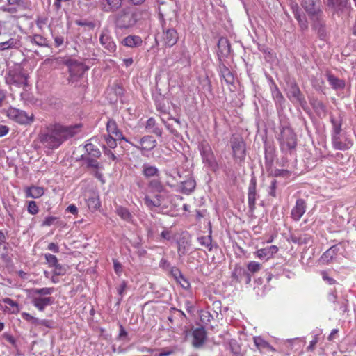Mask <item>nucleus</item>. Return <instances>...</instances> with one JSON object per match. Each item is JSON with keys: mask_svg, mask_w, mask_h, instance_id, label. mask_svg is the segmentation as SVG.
<instances>
[{"mask_svg": "<svg viewBox=\"0 0 356 356\" xmlns=\"http://www.w3.org/2000/svg\"><path fill=\"white\" fill-rule=\"evenodd\" d=\"M229 143L234 160L237 163H243L246 156V144L243 137L239 134H232Z\"/></svg>", "mask_w": 356, "mask_h": 356, "instance_id": "8", "label": "nucleus"}, {"mask_svg": "<svg viewBox=\"0 0 356 356\" xmlns=\"http://www.w3.org/2000/svg\"><path fill=\"white\" fill-rule=\"evenodd\" d=\"M232 277L237 282H244L248 284L251 282V275L244 268L236 266L232 273Z\"/></svg>", "mask_w": 356, "mask_h": 356, "instance_id": "19", "label": "nucleus"}, {"mask_svg": "<svg viewBox=\"0 0 356 356\" xmlns=\"http://www.w3.org/2000/svg\"><path fill=\"white\" fill-rule=\"evenodd\" d=\"M148 187L157 193H161L164 191L165 188L159 178H155L149 181Z\"/></svg>", "mask_w": 356, "mask_h": 356, "instance_id": "41", "label": "nucleus"}, {"mask_svg": "<svg viewBox=\"0 0 356 356\" xmlns=\"http://www.w3.org/2000/svg\"><path fill=\"white\" fill-rule=\"evenodd\" d=\"M145 129L147 130H149V132L154 134L159 137H161L162 136V129H161L156 125V120L153 118H149L147 120L145 125Z\"/></svg>", "mask_w": 356, "mask_h": 356, "instance_id": "33", "label": "nucleus"}, {"mask_svg": "<svg viewBox=\"0 0 356 356\" xmlns=\"http://www.w3.org/2000/svg\"><path fill=\"white\" fill-rule=\"evenodd\" d=\"M165 15H167L165 5L162 3L161 6L159 8V15L163 29V40L165 47H171L177 42L179 35L175 28L169 27L166 25L164 19Z\"/></svg>", "mask_w": 356, "mask_h": 356, "instance_id": "6", "label": "nucleus"}, {"mask_svg": "<svg viewBox=\"0 0 356 356\" xmlns=\"http://www.w3.org/2000/svg\"><path fill=\"white\" fill-rule=\"evenodd\" d=\"M160 198V195H156L155 200H152L150 198V197L146 195L144 197V203L149 209H153L154 208L159 207L161 205V201Z\"/></svg>", "mask_w": 356, "mask_h": 356, "instance_id": "36", "label": "nucleus"}, {"mask_svg": "<svg viewBox=\"0 0 356 356\" xmlns=\"http://www.w3.org/2000/svg\"><path fill=\"white\" fill-rule=\"evenodd\" d=\"M127 287V282L124 280H123L120 283L119 286L118 287V295L120 296L119 301H120L122 300V298L123 297L124 292L126 290Z\"/></svg>", "mask_w": 356, "mask_h": 356, "instance_id": "58", "label": "nucleus"}, {"mask_svg": "<svg viewBox=\"0 0 356 356\" xmlns=\"http://www.w3.org/2000/svg\"><path fill=\"white\" fill-rule=\"evenodd\" d=\"M156 145V141L151 136H145L140 140V146L135 147L141 150L150 151Z\"/></svg>", "mask_w": 356, "mask_h": 356, "instance_id": "26", "label": "nucleus"}, {"mask_svg": "<svg viewBox=\"0 0 356 356\" xmlns=\"http://www.w3.org/2000/svg\"><path fill=\"white\" fill-rule=\"evenodd\" d=\"M277 188V180L274 179L271 181L270 185L269 186L268 194L270 196L275 197L277 196V195H276Z\"/></svg>", "mask_w": 356, "mask_h": 356, "instance_id": "55", "label": "nucleus"}, {"mask_svg": "<svg viewBox=\"0 0 356 356\" xmlns=\"http://www.w3.org/2000/svg\"><path fill=\"white\" fill-rule=\"evenodd\" d=\"M28 212L31 215H35L38 213L39 209L35 201H29L27 207Z\"/></svg>", "mask_w": 356, "mask_h": 356, "instance_id": "51", "label": "nucleus"}, {"mask_svg": "<svg viewBox=\"0 0 356 356\" xmlns=\"http://www.w3.org/2000/svg\"><path fill=\"white\" fill-rule=\"evenodd\" d=\"M37 325H43L47 328L54 327V322L51 320L43 319L40 320L38 318Z\"/></svg>", "mask_w": 356, "mask_h": 356, "instance_id": "57", "label": "nucleus"}, {"mask_svg": "<svg viewBox=\"0 0 356 356\" xmlns=\"http://www.w3.org/2000/svg\"><path fill=\"white\" fill-rule=\"evenodd\" d=\"M58 219L57 217L55 216H47L45 218L44 221L42 223V227H48L51 226L54 223V222Z\"/></svg>", "mask_w": 356, "mask_h": 356, "instance_id": "59", "label": "nucleus"}, {"mask_svg": "<svg viewBox=\"0 0 356 356\" xmlns=\"http://www.w3.org/2000/svg\"><path fill=\"white\" fill-rule=\"evenodd\" d=\"M218 71L220 77L225 80L227 84L232 85L234 83V76L229 69L222 63V60L220 61Z\"/></svg>", "mask_w": 356, "mask_h": 356, "instance_id": "24", "label": "nucleus"}, {"mask_svg": "<svg viewBox=\"0 0 356 356\" xmlns=\"http://www.w3.org/2000/svg\"><path fill=\"white\" fill-rule=\"evenodd\" d=\"M21 315L24 320L29 322L32 325H34L35 326L37 325L38 318L33 316L32 315H31L30 314H29L27 312H22Z\"/></svg>", "mask_w": 356, "mask_h": 356, "instance_id": "53", "label": "nucleus"}, {"mask_svg": "<svg viewBox=\"0 0 356 356\" xmlns=\"http://www.w3.org/2000/svg\"><path fill=\"white\" fill-rule=\"evenodd\" d=\"M311 237L307 234H302L300 236H296L292 234L290 236V241L296 244L303 245L309 243Z\"/></svg>", "mask_w": 356, "mask_h": 356, "instance_id": "40", "label": "nucleus"}, {"mask_svg": "<svg viewBox=\"0 0 356 356\" xmlns=\"http://www.w3.org/2000/svg\"><path fill=\"white\" fill-rule=\"evenodd\" d=\"M142 174L146 178L158 177L159 176V170L156 166L150 165L145 163L142 166Z\"/></svg>", "mask_w": 356, "mask_h": 356, "instance_id": "31", "label": "nucleus"}, {"mask_svg": "<svg viewBox=\"0 0 356 356\" xmlns=\"http://www.w3.org/2000/svg\"><path fill=\"white\" fill-rule=\"evenodd\" d=\"M195 180L193 177L190 176L187 179L181 182V192L184 194L188 195L195 190Z\"/></svg>", "mask_w": 356, "mask_h": 356, "instance_id": "29", "label": "nucleus"}, {"mask_svg": "<svg viewBox=\"0 0 356 356\" xmlns=\"http://www.w3.org/2000/svg\"><path fill=\"white\" fill-rule=\"evenodd\" d=\"M207 340V332L204 327H198L193 332V347L196 348H201Z\"/></svg>", "mask_w": 356, "mask_h": 356, "instance_id": "22", "label": "nucleus"}, {"mask_svg": "<svg viewBox=\"0 0 356 356\" xmlns=\"http://www.w3.org/2000/svg\"><path fill=\"white\" fill-rule=\"evenodd\" d=\"M44 256L46 260V264L50 268H52L58 262L57 257L54 254H51L50 253H46L44 254Z\"/></svg>", "mask_w": 356, "mask_h": 356, "instance_id": "48", "label": "nucleus"}, {"mask_svg": "<svg viewBox=\"0 0 356 356\" xmlns=\"http://www.w3.org/2000/svg\"><path fill=\"white\" fill-rule=\"evenodd\" d=\"M115 28L127 29L133 27L137 22V15L130 8H126L115 13L110 17Z\"/></svg>", "mask_w": 356, "mask_h": 356, "instance_id": "5", "label": "nucleus"}, {"mask_svg": "<svg viewBox=\"0 0 356 356\" xmlns=\"http://www.w3.org/2000/svg\"><path fill=\"white\" fill-rule=\"evenodd\" d=\"M291 8L295 19L298 21L300 29L302 32H305L309 29V22L305 13L302 11L297 3H292Z\"/></svg>", "mask_w": 356, "mask_h": 356, "instance_id": "15", "label": "nucleus"}, {"mask_svg": "<svg viewBox=\"0 0 356 356\" xmlns=\"http://www.w3.org/2000/svg\"><path fill=\"white\" fill-rule=\"evenodd\" d=\"M53 275L56 276L64 275L67 271V267L58 262L54 266Z\"/></svg>", "mask_w": 356, "mask_h": 356, "instance_id": "45", "label": "nucleus"}, {"mask_svg": "<svg viewBox=\"0 0 356 356\" xmlns=\"http://www.w3.org/2000/svg\"><path fill=\"white\" fill-rule=\"evenodd\" d=\"M121 44L127 47L136 48L142 45L143 40L138 35H130L125 37L122 40Z\"/></svg>", "mask_w": 356, "mask_h": 356, "instance_id": "27", "label": "nucleus"}, {"mask_svg": "<svg viewBox=\"0 0 356 356\" xmlns=\"http://www.w3.org/2000/svg\"><path fill=\"white\" fill-rule=\"evenodd\" d=\"M257 192L256 193H248V207L250 211L252 213L255 209V202L257 199Z\"/></svg>", "mask_w": 356, "mask_h": 356, "instance_id": "46", "label": "nucleus"}, {"mask_svg": "<svg viewBox=\"0 0 356 356\" xmlns=\"http://www.w3.org/2000/svg\"><path fill=\"white\" fill-rule=\"evenodd\" d=\"M273 97L276 103L282 105L284 103L285 99L281 92L276 88V91L273 93Z\"/></svg>", "mask_w": 356, "mask_h": 356, "instance_id": "54", "label": "nucleus"}, {"mask_svg": "<svg viewBox=\"0 0 356 356\" xmlns=\"http://www.w3.org/2000/svg\"><path fill=\"white\" fill-rule=\"evenodd\" d=\"M189 245H190L189 243L187 241H185L184 239V238L181 240H180L179 241H178L177 252H178V255L180 257L184 256L186 254V252H187L186 247L188 246Z\"/></svg>", "mask_w": 356, "mask_h": 356, "instance_id": "44", "label": "nucleus"}, {"mask_svg": "<svg viewBox=\"0 0 356 356\" xmlns=\"http://www.w3.org/2000/svg\"><path fill=\"white\" fill-rule=\"evenodd\" d=\"M87 204L90 209L96 210L100 207V202L96 197H91L87 200Z\"/></svg>", "mask_w": 356, "mask_h": 356, "instance_id": "49", "label": "nucleus"}, {"mask_svg": "<svg viewBox=\"0 0 356 356\" xmlns=\"http://www.w3.org/2000/svg\"><path fill=\"white\" fill-rule=\"evenodd\" d=\"M254 342L258 348H271L270 345L260 337H254Z\"/></svg>", "mask_w": 356, "mask_h": 356, "instance_id": "47", "label": "nucleus"}, {"mask_svg": "<svg viewBox=\"0 0 356 356\" xmlns=\"http://www.w3.org/2000/svg\"><path fill=\"white\" fill-rule=\"evenodd\" d=\"M7 116L15 122L25 124L33 121V116L29 117L24 111L10 107L7 111Z\"/></svg>", "mask_w": 356, "mask_h": 356, "instance_id": "13", "label": "nucleus"}, {"mask_svg": "<svg viewBox=\"0 0 356 356\" xmlns=\"http://www.w3.org/2000/svg\"><path fill=\"white\" fill-rule=\"evenodd\" d=\"M99 41L101 44L109 52L112 53L116 50V44L111 36L110 31L108 29L102 30L99 37Z\"/></svg>", "mask_w": 356, "mask_h": 356, "instance_id": "18", "label": "nucleus"}, {"mask_svg": "<svg viewBox=\"0 0 356 356\" xmlns=\"http://www.w3.org/2000/svg\"><path fill=\"white\" fill-rule=\"evenodd\" d=\"M197 241L201 245L207 248L209 251H211L213 248H217V244H212L211 229H210L209 234L208 236H202L197 238Z\"/></svg>", "mask_w": 356, "mask_h": 356, "instance_id": "34", "label": "nucleus"}, {"mask_svg": "<svg viewBox=\"0 0 356 356\" xmlns=\"http://www.w3.org/2000/svg\"><path fill=\"white\" fill-rule=\"evenodd\" d=\"M332 143L336 149L344 150L348 148L347 145L341 141L340 135L332 136Z\"/></svg>", "mask_w": 356, "mask_h": 356, "instance_id": "42", "label": "nucleus"}, {"mask_svg": "<svg viewBox=\"0 0 356 356\" xmlns=\"http://www.w3.org/2000/svg\"><path fill=\"white\" fill-rule=\"evenodd\" d=\"M339 251V248L337 245H332L330 248L327 251H325L321 257V259L323 263L325 264H330L332 260L337 255V252Z\"/></svg>", "mask_w": 356, "mask_h": 356, "instance_id": "30", "label": "nucleus"}, {"mask_svg": "<svg viewBox=\"0 0 356 356\" xmlns=\"http://www.w3.org/2000/svg\"><path fill=\"white\" fill-rule=\"evenodd\" d=\"M256 188L257 179L256 177L254 175H252L248 186V193H256Z\"/></svg>", "mask_w": 356, "mask_h": 356, "instance_id": "56", "label": "nucleus"}, {"mask_svg": "<svg viewBox=\"0 0 356 356\" xmlns=\"http://www.w3.org/2000/svg\"><path fill=\"white\" fill-rule=\"evenodd\" d=\"M92 138L87 140L84 145L85 153L82 154L79 161H83V165L88 170H101L103 168L102 165L98 161V159L101 157L102 152L99 149L92 143Z\"/></svg>", "mask_w": 356, "mask_h": 356, "instance_id": "3", "label": "nucleus"}, {"mask_svg": "<svg viewBox=\"0 0 356 356\" xmlns=\"http://www.w3.org/2000/svg\"><path fill=\"white\" fill-rule=\"evenodd\" d=\"M116 213L123 220L130 222L132 220V215L126 207L118 206L116 208Z\"/></svg>", "mask_w": 356, "mask_h": 356, "instance_id": "37", "label": "nucleus"}, {"mask_svg": "<svg viewBox=\"0 0 356 356\" xmlns=\"http://www.w3.org/2000/svg\"><path fill=\"white\" fill-rule=\"evenodd\" d=\"M124 0H101L100 8L106 13H115L123 6Z\"/></svg>", "mask_w": 356, "mask_h": 356, "instance_id": "16", "label": "nucleus"}, {"mask_svg": "<svg viewBox=\"0 0 356 356\" xmlns=\"http://www.w3.org/2000/svg\"><path fill=\"white\" fill-rule=\"evenodd\" d=\"M276 138L283 153H291L297 146V136L289 126H281Z\"/></svg>", "mask_w": 356, "mask_h": 356, "instance_id": "4", "label": "nucleus"}, {"mask_svg": "<svg viewBox=\"0 0 356 356\" xmlns=\"http://www.w3.org/2000/svg\"><path fill=\"white\" fill-rule=\"evenodd\" d=\"M67 65L69 67V80H73L74 79L82 76L83 74L88 70V67L86 66L83 63H80L74 60H68L67 62Z\"/></svg>", "mask_w": 356, "mask_h": 356, "instance_id": "14", "label": "nucleus"}, {"mask_svg": "<svg viewBox=\"0 0 356 356\" xmlns=\"http://www.w3.org/2000/svg\"><path fill=\"white\" fill-rule=\"evenodd\" d=\"M159 266L165 270H170L172 267L170 263L165 258H162L159 261Z\"/></svg>", "mask_w": 356, "mask_h": 356, "instance_id": "63", "label": "nucleus"}, {"mask_svg": "<svg viewBox=\"0 0 356 356\" xmlns=\"http://www.w3.org/2000/svg\"><path fill=\"white\" fill-rule=\"evenodd\" d=\"M6 82L8 85L26 88L28 86V74L22 67L9 70L6 76Z\"/></svg>", "mask_w": 356, "mask_h": 356, "instance_id": "10", "label": "nucleus"}, {"mask_svg": "<svg viewBox=\"0 0 356 356\" xmlns=\"http://www.w3.org/2000/svg\"><path fill=\"white\" fill-rule=\"evenodd\" d=\"M30 41L39 47H49V41L41 35L35 34L29 37Z\"/></svg>", "mask_w": 356, "mask_h": 356, "instance_id": "38", "label": "nucleus"}, {"mask_svg": "<svg viewBox=\"0 0 356 356\" xmlns=\"http://www.w3.org/2000/svg\"><path fill=\"white\" fill-rule=\"evenodd\" d=\"M247 267L248 272L255 273L261 270V266L257 261H250L248 263Z\"/></svg>", "mask_w": 356, "mask_h": 356, "instance_id": "50", "label": "nucleus"}, {"mask_svg": "<svg viewBox=\"0 0 356 356\" xmlns=\"http://www.w3.org/2000/svg\"><path fill=\"white\" fill-rule=\"evenodd\" d=\"M323 15L321 16L314 17L310 18L312 20V29L317 33L321 40H325L327 37V31L325 28V22L323 19Z\"/></svg>", "mask_w": 356, "mask_h": 356, "instance_id": "17", "label": "nucleus"}, {"mask_svg": "<svg viewBox=\"0 0 356 356\" xmlns=\"http://www.w3.org/2000/svg\"><path fill=\"white\" fill-rule=\"evenodd\" d=\"M231 53V44L227 38L222 37L218 42V57L220 61L224 58H228Z\"/></svg>", "mask_w": 356, "mask_h": 356, "instance_id": "21", "label": "nucleus"}, {"mask_svg": "<svg viewBox=\"0 0 356 356\" xmlns=\"http://www.w3.org/2000/svg\"><path fill=\"white\" fill-rule=\"evenodd\" d=\"M309 103L317 116L319 118L325 117L327 114V107L321 100L316 97H312L309 99Z\"/></svg>", "mask_w": 356, "mask_h": 356, "instance_id": "23", "label": "nucleus"}, {"mask_svg": "<svg viewBox=\"0 0 356 356\" xmlns=\"http://www.w3.org/2000/svg\"><path fill=\"white\" fill-rule=\"evenodd\" d=\"M106 130L109 134L108 136L114 135L116 139L124 140L126 142L129 140L123 136L122 133L118 129L117 123L113 119H109L106 123Z\"/></svg>", "mask_w": 356, "mask_h": 356, "instance_id": "25", "label": "nucleus"}, {"mask_svg": "<svg viewBox=\"0 0 356 356\" xmlns=\"http://www.w3.org/2000/svg\"><path fill=\"white\" fill-rule=\"evenodd\" d=\"M301 6L309 18L321 16L323 14L321 0H302Z\"/></svg>", "mask_w": 356, "mask_h": 356, "instance_id": "12", "label": "nucleus"}, {"mask_svg": "<svg viewBox=\"0 0 356 356\" xmlns=\"http://www.w3.org/2000/svg\"><path fill=\"white\" fill-rule=\"evenodd\" d=\"M81 124L65 126L60 123L49 124L42 129L38 140L44 148L53 150L81 131Z\"/></svg>", "mask_w": 356, "mask_h": 356, "instance_id": "1", "label": "nucleus"}, {"mask_svg": "<svg viewBox=\"0 0 356 356\" xmlns=\"http://www.w3.org/2000/svg\"><path fill=\"white\" fill-rule=\"evenodd\" d=\"M75 23L78 26H88L90 29L95 28V24L92 22H88L86 20H76Z\"/></svg>", "mask_w": 356, "mask_h": 356, "instance_id": "61", "label": "nucleus"}, {"mask_svg": "<svg viewBox=\"0 0 356 356\" xmlns=\"http://www.w3.org/2000/svg\"><path fill=\"white\" fill-rule=\"evenodd\" d=\"M321 274L323 280L327 282L329 284L332 285L336 284V280L332 277H329L328 273L326 271H322Z\"/></svg>", "mask_w": 356, "mask_h": 356, "instance_id": "62", "label": "nucleus"}, {"mask_svg": "<svg viewBox=\"0 0 356 356\" xmlns=\"http://www.w3.org/2000/svg\"><path fill=\"white\" fill-rule=\"evenodd\" d=\"M54 291L53 287H44L40 289L32 288L27 290L31 304L40 312H43L47 306L51 305L54 298L51 295Z\"/></svg>", "mask_w": 356, "mask_h": 356, "instance_id": "2", "label": "nucleus"}, {"mask_svg": "<svg viewBox=\"0 0 356 356\" xmlns=\"http://www.w3.org/2000/svg\"><path fill=\"white\" fill-rule=\"evenodd\" d=\"M170 274L177 281H179L180 278H183V274L180 270L177 267H172L170 269Z\"/></svg>", "mask_w": 356, "mask_h": 356, "instance_id": "52", "label": "nucleus"}, {"mask_svg": "<svg viewBox=\"0 0 356 356\" xmlns=\"http://www.w3.org/2000/svg\"><path fill=\"white\" fill-rule=\"evenodd\" d=\"M331 123L332 124V136L340 135L341 132V120H336L331 117Z\"/></svg>", "mask_w": 356, "mask_h": 356, "instance_id": "43", "label": "nucleus"}, {"mask_svg": "<svg viewBox=\"0 0 356 356\" xmlns=\"http://www.w3.org/2000/svg\"><path fill=\"white\" fill-rule=\"evenodd\" d=\"M286 96L292 103H298L301 108L307 113L310 110L307 102L298 85L294 79H289L286 81Z\"/></svg>", "mask_w": 356, "mask_h": 356, "instance_id": "7", "label": "nucleus"}, {"mask_svg": "<svg viewBox=\"0 0 356 356\" xmlns=\"http://www.w3.org/2000/svg\"><path fill=\"white\" fill-rule=\"evenodd\" d=\"M327 10L332 16L341 17L350 14L352 6L349 0H323Z\"/></svg>", "mask_w": 356, "mask_h": 356, "instance_id": "9", "label": "nucleus"}, {"mask_svg": "<svg viewBox=\"0 0 356 356\" xmlns=\"http://www.w3.org/2000/svg\"><path fill=\"white\" fill-rule=\"evenodd\" d=\"M3 302L12 307H16L17 311L19 310V305L17 302L9 298H5L3 299Z\"/></svg>", "mask_w": 356, "mask_h": 356, "instance_id": "64", "label": "nucleus"}, {"mask_svg": "<svg viewBox=\"0 0 356 356\" xmlns=\"http://www.w3.org/2000/svg\"><path fill=\"white\" fill-rule=\"evenodd\" d=\"M19 41L15 38H10L6 42L0 43V51L17 48Z\"/></svg>", "mask_w": 356, "mask_h": 356, "instance_id": "39", "label": "nucleus"}, {"mask_svg": "<svg viewBox=\"0 0 356 356\" xmlns=\"http://www.w3.org/2000/svg\"><path fill=\"white\" fill-rule=\"evenodd\" d=\"M44 194L42 187L31 186L26 190V197L39 198Z\"/></svg>", "mask_w": 356, "mask_h": 356, "instance_id": "35", "label": "nucleus"}, {"mask_svg": "<svg viewBox=\"0 0 356 356\" xmlns=\"http://www.w3.org/2000/svg\"><path fill=\"white\" fill-rule=\"evenodd\" d=\"M199 149L203 162L206 163L212 171H216L218 169V164L209 144L206 141L201 143L199 146Z\"/></svg>", "mask_w": 356, "mask_h": 356, "instance_id": "11", "label": "nucleus"}, {"mask_svg": "<svg viewBox=\"0 0 356 356\" xmlns=\"http://www.w3.org/2000/svg\"><path fill=\"white\" fill-rule=\"evenodd\" d=\"M307 204L305 200L299 198L296 200L295 206L291 209V217L295 221L300 220L306 211Z\"/></svg>", "mask_w": 356, "mask_h": 356, "instance_id": "20", "label": "nucleus"}, {"mask_svg": "<svg viewBox=\"0 0 356 356\" xmlns=\"http://www.w3.org/2000/svg\"><path fill=\"white\" fill-rule=\"evenodd\" d=\"M118 139L113 138L111 136H108L106 137V142L109 148L113 149L117 146V140Z\"/></svg>", "mask_w": 356, "mask_h": 356, "instance_id": "60", "label": "nucleus"}, {"mask_svg": "<svg viewBox=\"0 0 356 356\" xmlns=\"http://www.w3.org/2000/svg\"><path fill=\"white\" fill-rule=\"evenodd\" d=\"M327 81L334 90H343L345 88L346 83L343 79H340L334 75L329 73L327 74Z\"/></svg>", "mask_w": 356, "mask_h": 356, "instance_id": "32", "label": "nucleus"}, {"mask_svg": "<svg viewBox=\"0 0 356 356\" xmlns=\"http://www.w3.org/2000/svg\"><path fill=\"white\" fill-rule=\"evenodd\" d=\"M278 248L276 245H270L257 251V256L261 259H268L277 253Z\"/></svg>", "mask_w": 356, "mask_h": 356, "instance_id": "28", "label": "nucleus"}]
</instances>
